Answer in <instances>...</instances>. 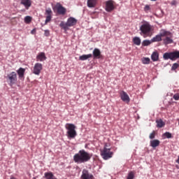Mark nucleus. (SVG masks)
Segmentation results:
<instances>
[{
	"label": "nucleus",
	"instance_id": "cd10ccee",
	"mask_svg": "<svg viewBox=\"0 0 179 179\" xmlns=\"http://www.w3.org/2000/svg\"><path fill=\"white\" fill-rule=\"evenodd\" d=\"M151 43H153V42H152V39L150 41H149V40H144L142 42V45H143L144 47H147L148 45H150Z\"/></svg>",
	"mask_w": 179,
	"mask_h": 179
},
{
	"label": "nucleus",
	"instance_id": "473e14b6",
	"mask_svg": "<svg viewBox=\"0 0 179 179\" xmlns=\"http://www.w3.org/2000/svg\"><path fill=\"white\" fill-rule=\"evenodd\" d=\"M156 135V131H153L150 134V139H155V136Z\"/></svg>",
	"mask_w": 179,
	"mask_h": 179
},
{
	"label": "nucleus",
	"instance_id": "6ab92c4d",
	"mask_svg": "<svg viewBox=\"0 0 179 179\" xmlns=\"http://www.w3.org/2000/svg\"><path fill=\"white\" fill-rule=\"evenodd\" d=\"M151 59L153 61V62H156L159 61V52L155 51L151 55Z\"/></svg>",
	"mask_w": 179,
	"mask_h": 179
},
{
	"label": "nucleus",
	"instance_id": "1a4fd4ad",
	"mask_svg": "<svg viewBox=\"0 0 179 179\" xmlns=\"http://www.w3.org/2000/svg\"><path fill=\"white\" fill-rule=\"evenodd\" d=\"M54 12H57L58 15L64 16L66 13V8L62 6L61 3H57L55 6L52 7Z\"/></svg>",
	"mask_w": 179,
	"mask_h": 179
},
{
	"label": "nucleus",
	"instance_id": "aec40b11",
	"mask_svg": "<svg viewBox=\"0 0 179 179\" xmlns=\"http://www.w3.org/2000/svg\"><path fill=\"white\" fill-rule=\"evenodd\" d=\"M88 8H94L97 5V0H87Z\"/></svg>",
	"mask_w": 179,
	"mask_h": 179
},
{
	"label": "nucleus",
	"instance_id": "e433bc0d",
	"mask_svg": "<svg viewBox=\"0 0 179 179\" xmlns=\"http://www.w3.org/2000/svg\"><path fill=\"white\" fill-rule=\"evenodd\" d=\"M177 2L176 1H172L171 5H176Z\"/></svg>",
	"mask_w": 179,
	"mask_h": 179
},
{
	"label": "nucleus",
	"instance_id": "4be33fe9",
	"mask_svg": "<svg viewBox=\"0 0 179 179\" xmlns=\"http://www.w3.org/2000/svg\"><path fill=\"white\" fill-rule=\"evenodd\" d=\"M26 72V69L20 67L17 71V73L19 78H23L24 76V73Z\"/></svg>",
	"mask_w": 179,
	"mask_h": 179
},
{
	"label": "nucleus",
	"instance_id": "f3484780",
	"mask_svg": "<svg viewBox=\"0 0 179 179\" xmlns=\"http://www.w3.org/2000/svg\"><path fill=\"white\" fill-rule=\"evenodd\" d=\"M21 5H23L25 9L28 10L31 6V0H21Z\"/></svg>",
	"mask_w": 179,
	"mask_h": 179
},
{
	"label": "nucleus",
	"instance_id": "c85d7f7f",
	"mask_svg": "<svg viewBox=\"0 0 179 179\" xmlns=\"http://www.w3.org/2000/svg\"><path fill=\"white\" fill-rule=\"evenodd\" d=\"M157 127L158 128H163V127H164V122H163V120H159L157 121Z\"/></svg>",
	"mask_w": 179,
	"mask_h": 179
},
{
	"label": "nucleus",
	"instance_id": "2f4dec72",
	"mask_svg": "<svg viewBox=\"0 0 179 179\" xmlns=\"http://www.w3.org/2000/svg\"><path fill=\"white\" fill-rule=\"evenodd\" d=\"M144 10L146 13L150 10V5H145L144 7Z\"/></svg>",
	"mask_w": 179,
	"mask_h": 179
},
{
	"label": "nucleus",
	"instance_id": "6e6552de",
	"mask_svg": "<svg viewBox=\"0 0 179 179\" xmlns=\"http://www.w3.org/2000/svg\"><path fill=\"white\" fill-rule=\"evenodd\" d=\"M163 58L165 61H167V59L174 61V59H177L178 58H179V51L165 52L163 55Z\"/></svg>",
	"mask_w": 179,
	"mask_h": 179
},
{
	"label": "nucleus",
	"instance_id": "a211bd4d",
	"mask_svg": "<svg viewBox=\"0 0 179 179\" xmlns=\"http://www.w3.org/2000/svg\"><path fill=\"white\" fill-rule=\"evenodd\" d=\"M47 59V57H45V53L44 52H40L36 56V60L40 61L41 62H43V61H45Z\"/></svg>",
	"mask_w": 179,
	"mask_h": 179
},
{
	"label": "nucleus",
	"instance_id": "c756f323",
	"mask_svg": "<svg viewBox=\"0 0 179 179\" xmlns=\"http://www.w3.org/2000/svg\"><path fill=\"white\" fill-rule=\"evenodd\" d=\"M134 178H135V172L134 171L129 172L127 179H134Z\"/></svg>",
	"mask_w": 179,
	"mask_h": 179
},
{
	"label": "nucleus",
	"instance_id": "bb28decb",
	"mask_svg": "<svg viewBox=\"0 0 179 179\" xmlns=\"http://www.w3.org/2000/svg\"><path fill=\"white\" fill-rule=\"evenodd\" d=\"M32 20H33V18L27 15V16L24 17V22L27 24H30V23H31Z\"/></svg>",
	"mask_w": 179,
	"mask_h": 179
},
{
	"label": "nucleus",
	"instance_id": "9b49d317",
	"mask_svg": "<svg viewBox=\"0 0 179 179\" xmlns=\"http://www.w3.org/2000/svg\"><path fill=\"white\" fill-rule=\"evenodd\" d=\"M41 71H43V64L41 63H36L34 66L33 73L34 75H40Z\"/></svg>",
	"mask_w": 179,
	"mask_h": 179
},
{
	"label": "nucleus",
	"instance_id": "c9c22d12",
	"mask_svg": "<svg viewBox=\"0 0 179 179\" xmlns=\"http://www.w3.org/2000/svg\"><path fill=\"white\" fill-rule=\"evenodd\" d=\"M174 100H179V94L173 95Z\"/></svg>",
	"mask_w": 179,
	"mask_h": 179
},
{
	"label": "nucleus",
	"instance_id": "7c9ffc66",
	"mask_svg": "<svg viewBox=\"0 0 179 179\" xmlns=\"http://www.w3.org/2000/svg\"><path fill=\"white\" fill-rule=\"evenodd\" d=\"M163 136H164L165 138H167L168 139H170L171 138H173V136L171 135V133L166 131L163 134Z\"/></svg>",
	"mask_w": 179,
	"mask_h": 179
},
{
	"label": "nucleus",
	"instance_id": "412c9836",
	"mask_svg": "<svg viewBox=\"0 0 179 179\" xmlns=\"http://www.w3.org/2000/svg\"><path fill=\"white\" fill-rule=\"evenodd\" d=\"M93 57V55L88 54V55H83L79 57L80 61H86V59H89V58H92Z\"/></svg>",
	"mask_w": 179,
	"mask_h": 179
},
{
	"label": "nucleus",
	"instance_id": "393cba45",
	"mask_svg": "<svg viewBox=\"0 0 179 179\" xmlns=\"http://www.w3.org/2000/svg\"><path fill=\"white\" fill-rule=\"evenodd\" d=\"M133 43L135 45H141V38L138 36L133 38Z\"/></svg>",
	"mask_w": 179,
	"mask_h": 179
},
{
	"label": "nucleus",
	"instance_id": "ea45409f",
	"mask_svg": "<svg viewBox=\"0 0 179 179\" xmlns=\"http://www.w3.org/2000/svg\"><path fill=\"white\" fill-rule=\"evenodd\" d=\"M34 179H36V178H34Z\"/></svg>",
	"mask_w": 179,
	"mask_h": 179
},
{
	"label": "nucleus",
	"instance_id": "7ed1b4c3",
	"mask_svg": "<svg viewBox=\"0 0 179 179\" xmlns=\"http://www.w3.org/2000/svg\"><path fill=\"white\" fill-rule=\"evenodd\" d=\"M66 129H67V136L71 139L75 138L78 134L76 133V126L73 124L67 123L66 125Z\"/></svg>",
	"mask_w": 179,
	"mask_h": 179
},
{
	"label": "nucleus",
	"instance_id": "f257e3e1",
	"mask_svg": "<svg viewBox=\"0 0 179 179\" xmlns=\"http://www.w3.org/2000/svg\"><path fill=\"white\" fill-rule=\"evenodd\" d=\"M92 154L86 152V150H81L73 156V161L78 164L86 163L92 159Z\"/></svg>",
	"mask_w": 179,
	"mask_h": 179
},
{
	"label": "nucleus",
	"instance_id": "f03ea898",
	"mask_svg": "<svg viewBox=\"0 0 179 179\" xmlns=\"http://www.w3.org/2000/svg\"><path fill=\"white\" fill-rule=\"evenodd\" d=\"M140 31L141 36H143L144 38H146V37H152L153 26H152L150 23L148 22H144L140 26Z\"/></svg>",
	"mask_w": 179,
	"mask_h": 179
},
{
	"label": "nucleus",
	"instance_id": "f704fd0d",
	"mask_svg": "<svg viewBox=\"0 0 179 179\" xmlns=\"http://www.w3.org/2000/svg\"><path fill=\"white\" fill-rule=\"evenodd\" d=\"M44 31H45L44 35L45 36V37H49V36H50V30L46 29Z\"/></svg>",
	"mask_w": 179,
	"mask_h": 179
},
{
	"label": "nucleus",
	"instance_id": "4468645a",
	"mask_svg": "<svg viewBox=\"0 0 179 179\" xmlns=\"http://www.w3.org/2000/svg\"><path fill=\"white\" fill-rule=\"evenodd\" d=\"M94 176L92 173H89V171L86 169L83 170V173L81 175V179H93Z\"/></svg>",
	"mask_w": 179,
	"mask_h": 179
},
{
	"label": "nucleus",
	"instance_id": "5701e85b",
	"mask_svg": "<svg viewBox=\"0 0 179 179\" xmlns=\"http://www.w3.org/2000/svg\"><path fill=\"white\" fill-rule=\"evenodd\" d=\"M159 145H160V141L159 140L155 139L150 141V146H152V148H157Z\"/></svg>",
	"mask_w": 179,
	"mask_h": 179
},
{
	"label": "nucleus",
	"instance_id": "ddd939ff",
	"mask_svg": "<svg viewBox=\"0 0 179 179\" xmlns=\"http://www.w3.org/2000/svg\"><path fill=\"white\" fill-rule=\"evenodd\" d=\"M164 37H165V38L162 39V41H163V43L165 45H168V44H173V34H171V32H170V35L164 36Z\"/></svg>",
	"mask_w": 179,
	"mask_h": 179
},
{
	"label": "nucleus",
	"instance_id": "0eeeda50",
	"mask_svg": "<svg viewBox=\"0 0 179 179\" xmlns=\"http://www.w3.org/2000/svg\"><path fill=\"white\" fill-rule=\"evenodd\" d=\"M7 82H9L10 86H13L17 82V74L15 71L8 73L6 77Z\"/></svg>",
	"mask_w": 179,
	"mask_h": 179
},
{
	"label": "nucleus",
	"instance_id": "2eb2a0df",
	"mask_svg": "<svg viewBox=\"0 0 179 179\" xmlns=\"http://www.w3.org/2000/svg\"><path fill=\"white\" fill-rule=\"evenodd\" d=\"M92 54H93L92 55L94 57V59H100L101 57V52L100 51L99 49L98 48L94 49Z\"/></svg>",
	"mask_w": 179,
	"mask_h": 179
},
{
	"label": "nucleus",
	"instance_id": "b1692460",
	"mask_svg": "<svg viewBox=\"0 0 179 179\" xmlns=\"http://www.w3.org/2000/svg\"><path fill=\"white\" fill-rule=\"evenodd\" d=\"M44 177L45 179H57V178H54V173H52V172L45 173Z\"/></svg>",
	"mask_w": 179,
	"mask_h": 179
},
{
	"label": "nucleus",
	"instance_id": "20e7f679",
	"mask_svg": "<svg viewBox=\"0 0 179 179\" xmlns=\"http://www.w3.org/2000/svg\"><path fill=\"white\" fill-rule=\"evenodd\" d=\"M101 156L103 160H108L114 155V152L110 148H107V145H105L103 148L100 150Z\"/></svg>",
	"mask_w": 179,
	"mask_h": 179
},
{
	"label": "nucleus",
	"instance_id": "f8f14e48",
	"mask_svg": "<svg viewBox=\"0 0 179 179\" xmlns=\"http://www.w3.org/2000/svg\"><path fill=\"white\" fill-rule=\"evenodd\" d=\"M114 1L113 0H109L106 2V12H113L115 9Z\"/></svg>",
	"mask_w": 179,
	"mask_h": 179
},
{
	"label": "nucleus",
	"instance_id": "a878e982",
	"mask_svg": "<svg viewBox=\"0 0 179 179\" xmlns=\"http://www.w3.org/2000/svg\"><path fill=\"white\" fill-rule=\"evenodd\" d=\"M141 62L144 65H148V64H150V58H149V57H143L141 59Z\"/></svg>",
	"mask_w": 179,
	"mask_h": 179
},
{
	"label": "nucleus",
	"instance_id": "58836bf2",
	"mask_svg": "<svg viewBox=\"0 0 179 179\" xmlns=\"http://www.w3.org/2000/svg\"><path fill=\"white\" fill-rule=\"evenodd\" d=\"M151 1H156V0H151Z\"/></svg>",
	"mask_w": 179,
	"mask_h": 179
},
{
	"label": "nucleus",
	"instance_id": "dca6fc26",
	"mask_svg": "<svg viewBox=\"0 0 179 179\" xmlns=\"http://www.w3.org/2000/svg\"><path fill=\"white\" fill-rule=\"evenodd\" d=\"M120 98L122 101H127V103H129V96H128V94H127V92L122 91V92L120 93Z\"/></svg>",
	"mask_w": 179,
	"mask_h": 179
},
{
	"label": "nucleus",
	"instance_id": "72a5a7b5",
	"mask_svg": "<svg viewBox=\"0 0 179 179\" xmlns=\"http://www.w3.org/2000/svg\"><path fill=\"white\" fill-rule=\"evenodd\" d=\"M179 65L177 63H174L171 67L172 71H176L178 68Z\"/></svg>",
	"mask_w": 179,
	"mask_h": 179
},
{
	"label": "nucleus",
	"instance_id": "9d476101",
	"mask_svg": "<svg viewBox=\"0 0 179 179\" xmlns=\"http://www.w3.org/2000/svg\"><path fill=\"white\" fill-rule=\"evenodd\" d=\"M45 15L46 16V19L45 20V24L50 23L51 22V19H52V10L50 8H48L45 10Z\"/></svg>",
	"mask_w": 179,
	"mask_h": 179
},
{
	"label": "nucleus",
	"instance_id": "4c0bfd02",
	"mask_svg": "<svg viewBox=\"0 0 179 179\" xmlns=\"http://www.w3.org/2000/svg\"><path fill=\"white\" fill-rule=\"evenodd\" d=\"M34 29L31 31V33L33 34V33H34Z\"/></svg>",
	"mask_w": 179,
	"mask_h": 179
},
{
	"label": "nucleus",
	"instance_id": "39448f33",
	"mask_svg": "<svg viewBox=\"0 0 179 179\" xmlns=\"http://www.w3.org/2000/svg\"><path fill=\"white\" fill-rule=\"evenodd\" d=\"M77 22H78V20H76V19L71 17L67 20L66 23L62 21L59 24V26L60 27H62V29H64V30L66 31L68 30L69 27H72V26H75V24H76Z\"/></svg>",
	"mask_w": 179,
	"mask_h": 179
},
{
	"label": "nucleus",
	"instance_id": "423d86ee",
	"mask_svg": "<svg viewBox=\"0 0 179 179\" xmlns=\"http://www.w3.org/2000/svg\"><path fill=\"white\" fill-rule=\"evenodd\" d=\"M164 36H170V31H166V29H161L159 34L156 35L151 39L152 43H158L159 41H162L163 39L162 37H164Z\"/></svg>",
	"mask_w": 179,
	"mask_h": 179
}]
</instances>
